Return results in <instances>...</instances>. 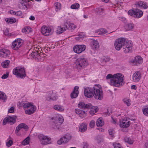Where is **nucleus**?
I'll return each instance as SVG.
<instances>
[{
    "label": "nucleus",
    "mask_w": 148,
    "mask_h": 148,
    "mask_svg": "<svg viewBox=\"0 0 148 148\" xmlns=\"http://www.w3.org/2000/svg\"><path fill=\"white\" fill-rule=\"evenodd\" d=\"M30 140V138L29 136L27 137L23 141L22 144L24 145L29 144Z\"/></svg>",
    "instance_id": "58836bf2"
},
{
    "label": "nucleus",
    "mask_w": 148,
    "mask_h": 148,
    "mask_svg": "<svg viewBox=\"0 0 148 148\" xmlns=\"http://www.w3.org/2000/svg\"><path fill=\"white\" fill-rule=\"evenodd\" d=\"M143 59L140 56H136L132 61V62L134 64L138 65L137 64H141L143 62Z\"/></svg>",
    "instance_id": "a211bd4d"
},
{
    "label": "nucleus",
    "mask_w": 148,
    "mask_h": 148,
    "mask_svg": "<svg viewBox=\"0 0 148 148\" xmlns=\"http://www.w3.org/2000/svg\"><path fill=\"white\" fill-rule=\"evenodd\" d=\"M141 77L140 72L139 71L136 72L132 76V79L134 82H138L140 79Z\"/></svg>",
    "instance_id": "2eb2a0df"
},
{
    "label": "nucleus",
    "mask_w": 148,
    "mask_h": 148,
    "mask_svg": "<svg viewBox=\"0 0 148 148\" xmlns=\"http://www.w3.org/2000/svg\"><path fill=\"white\" fill-rule=\"evenodd\" d=\"M16 130H20L21 129L24 128L25 129H28V126L24 123H21L19 124L16 127Z\"/></svg>",
    "instance_id": "bb28decb"
},
{
    "label": "nucleus",
    "mask_w": 148,
    "mask_h": 148,
    "mask_svg": "<svg viewBox=\"0 0 148 148\" xmlns=\"http://www.w3.org/2000/svg\"><path fill=\"white\" fill-rule=\"evenodd\" d=\"M32 108H29L25 111V113L26 114L31 115L36 110V107L34 106V105L32 106Z\"/></svg>",
    "instance_id": "4be33fe9"
},
{
    "label": "nucleus",
    "mask_w": 148,
    "mask_h": 148,
    "mask_svg": "<svg viewBox=\"0 0 148 148\" xmlns=\"http://www.w3.org/2000/svg\"><path fill=\"white\" fill-rule=\"evenodd\" d=\"M30 1V0H22L20 2L24 8H27V6L28 5V2Z\"/></svg>",
    "instance_id": "7c9ffc66"
},
{
    "label": "nucleus",
    "mask_w": 148,
    "mask_h": 148,
    "mask_svg": "<svg viewBox=\"0 0 148 148\" xmlns=\"http://www.w3.org/2000/svg\"><path fill=\"white\" fill-rule=\"evenodd\" d=\"M33 106V105L32 103L27 102L24 103L23 105V106L24 110L25 111L26 110H27L29 108H32V106Z\"/></svg>",
    "instance_id": "2f4dec72"
},
{
    "label": "nucleus",
    "mask_w": 148,
    "mask_h": 148,
    "mask_svg": "<svg viewBox=\"0 0 148 148\" xmlns=\"http://www.w3.org/2000/svg\"><path fill=\"white\" fill-rule=\"evenodd\" d=\"M46 136H45L42 134H40L39 135L38 138L41 141V142L42 141H44L45 138Z\"/></svg>",
    "instance_id": "de8ad7c7"
},
{
    "label": "nucleus",
    "mask_w": 148,
    "mask_h": 148,
    "mask_svg": "<svg viewBox=\"0 0 148 148\" xmlns=\"http://www.w3.org/2000/svg\"><path fill=\"white\" fill-rule=\"evenodd\" d=\"M76 66L77 69H81L87 66L88 62L84 58H79L77 60Z\"/></svg>",
    "instance_id": "39448f33"
},
{
    "label": "nucleus",
    "mask_w": 148,
    "mask_h": 148,
    "mask_svg": "<svg viewBox=\"0 0 148 148\" xmlns=\"http://www.w3.org/2000/svg\"><path fill=\"white\" fill-rule=\"evenodd\" d=\"M72 136L71 134L67 133L58 141L57 143L58 145H60L62 143H66L70 140Z\"/></svg>",
    "instance_id": "6e6552de"
},
{
    "label": "nucleus",
    "mask_w": 148,
    "mask_h": 148,
    "mask_svg": "<svg viewBox=\"0 0 148 148\" xmlns=\"http://www.w3.org/2000/svg\"><path fill=\"white\" fill-rule=\"evenodd\" d=\"M142 110L144 114L148 116V106H145Z\"/></svg>",
    "instance_id": "a19ab883"
},
{
    "label": "nucleus",
    "mask_w": 148,
    "mask_h": 148,
    "mask_svg": "<svg viewBox=\"0 0 148 148\" xmlns=\"http://www.w3.org/2000/svg\"><path fill=\"white\" fill-rule=\"evenodd\" d=\"M128 14L135 18H139L143 14L142 11L139 9H136L133 10H130L128 11Z\"/></svg>",
    "instance_id": "423d86ee"
},
{
    "label": "nucleus",
    "mask_w": 148,
    "mask_h": 148,
    "mask_svg": "<svg viewBox=\"0 0 148 148\" xmlns=\"http://www.w3.org/2000/svg\"><path fill=\"white\" fill-rule=\"evenodd\" d=\"M5 21L7 22L12 24L15 23L16 21V19L14 18H5Z\"/></svg>",
    "instance_id": "f704fd0d"
},
{
    "label": "nucleus",
    "mask_w": 148,
    "mask_h": 148,
    "mask_svg": "<svg viewBox=\"0 0 148 148\" xmlns=\"http://www.w3.org/2000/svg\"><path fill=\"white\" fill-rule=\"evenodd\" d=\"M75 112L77 114H79V116L82 118L85 117L86 115L85 111L79 109H75Z\"/></svg>",
    "instance_id": "412c9836"
},
{
    "label": "nucleus",
    "mask_w": 148,
    "mask_h": 148,
    "mask_svg": "<svg viewBox=\"0 0 148 148\" xmlns=\"http://www.w3.org/2000/svg\"><path fill=\"white\" fill-rule=\"evenodd\" d=\"M137 5L139 7L143 8L144 9H146L148 8L147 3L144 1H139L138 2Z\"/></svg>",
    "instance_id": "393cba45"
},
{
    "label": "nucleus",
    "mask_w": 148,
    "mask_h": 148,
    "mask_svg": "<svg viewBox=\"0 0 148 148\" xmlns=\"http://www.w3.org/2000/svg\"><path fill=\"white\" fill-rule=\"evenodd\" d=\"M13 143V142L12 140H9L8 141L6 142V145L8 147H9L12 145Z\"/></svg>",
    "instance_id": "864d4df0"
},
{
    "label": "nucleus",
    "mask_w": 148,
    "mask_h": 148,
    "mask_svg": "<svg viewBox=\"0 0 148 148\" xmlns=\"http://www.w3.org/2000/svg\"><path fill=\"white\" fill-rule=\"evenodd\" d=\"M10 54V51L8 49H3L0 50V56L3 58H7L9 57Z\"/></svg>",
    "instance_id": "4468645a"
},
{
    "label": "nucleus",
    "mask_w": 148,
    "mask_h": 148,
    "mask_svg": "<svg viewBox=\"0 0 148 148\" xmlns=\"http://www.w3.org/2000/svg\"><path fill=\"white\" fill-rule=\"evenodd\" d=\"M108 132L109 135L111 137H113L114 136V134L115 133V131L114 129H110L108 130Z\"/></svg>",
    "instance_id": "09e8293b"
},
{
    "label": "nucleus",
    "mask_w": 148,
    "mask_h": 148,
    "mask_svg": "<svg viewBox=\"0 0 148 148\" xmlns=\"http://www.w3.org/2000/svg\"><path fill=\"white\" fill-rule=\"evenodd\" d=\"M46 100L48 101L55 100L56 99V97L53 91H50L49 93H47L46 95Z\"/></svg>",
    "instance_id": "f3484780"
},
{
    "label": "nucleus",
    "mask_w": 148,
    "mask_h": 148,
    "mask_svg": "<svg viewBox=\"0 0 148 148\" xmlns=\"http://www.w3.org/2000/svg\"><path fill=\"white\" fill-rule=\"evenodd\" d=\"M13 74L16 75L18 78H23L26 76L24 68L20 67H16L13 71Z\"/></svg>",
    "instance_id": "7ed1b4c3"
},
{
    "label": "nucleus",
    "mask_w": 148,
    "mask_h": 148,
    "mask_svg": "<svg viewBox=\"0 0 148 148\" xmlns=\"http://www.w3.org/2000/svg\"><path fill=\"white\" fill-rule=\"evenodd\" d=\"M86 46L84 45H76L74 46L73 51L77 53H80L86 49Z\"/></svg>",
    "instance_id": "9d476101"
},
{
    "label": "nucleus",
    "mask_w": 148,
    "mask_h": 148,
    "mask_svg": "<svg viewBox=\"0 0 148 148\" xmlns=\"http://www.w3.org/2000/svg\"><path fill=\"white\" fill-rule=\"evenodd\" d=\"M103 9L102 8H99L97 9L96 10V12L98 14H101V13L103 12Z\"/></svg>",
    "instance_id": "603ef678"
},
{
    "label": "nucleus",
    "mask_w": 148,
    "mask_h": 148,
    "mask_svg": "<svg viewBox=\"0 0 148 148\" xmlns=\"http://www.w3.org/2000/svg\"><path fill=\"white\" fill-rule=\"evenodd\" d=\"M16 122V118L14 116H8L5 118L3 122V125H6L7 123H10V124H14Z\"/></svg>",
    "instance_id": "f8f14e48"
},
{
    "label": "nucleus",
    "mask_w": 148,
    "mask_h": 148,
    "mask_svg": "<svg viewBox=\"0 0 148 148\" xmlns=\"http://www.w3.org/2000/svg\"><path fill=\"white\" fill-rule=\"evenodd\" d=\"M22 12L21 11H18L16 12L15 15L18 16H21L22 15Z\"/></svg>",
    "instance_id": "052dcab7"
},
{
    "label": "nucleus",
    "mask_w": 148,
    "mask_h": 148,
    "mask_svg": "<svg viewBox=\"0 0 148 148\" xmlns=\"http://www.w3.org/2000/svg\"><path fill=\"white\" fill-rule=\"evenodd\" d=\"M87 129V125L86 123H81L79 127V131L81 132H84L86 131Z\"/></svg>",
    "instance_id": "b1692460"
},
{
    "label": "nucleus",
    "mask_w": 148,
    "mask_h": 148,
    "mask_svg": "<svg viewBox=\"0 0 148 148\" xmlns=\"http://www.w3.org/2000/svg\"><path fill=\"white\" fill-rule=\"evenodd\" d=\"M125 142L129 144H133L134 141L130 138L125 137L124 139Z\"/></svg>",
    "instance_id": "37998d69"
},
{
    "label": "nucleus",
    "mask_w": 148,
    "mask_h": 148,
    "mask_svg": "<svg viewBox=\"0 0 148 148\" xmlns=\"http://www.w3.org/2000/svg\"><path fill=\"white\" fill-rule=\"evenodd\" d=\"M79 7V5L78 3L72 4L71 6V8L73 9H78Z\"/></svg>",
    "instance_id": "49530a36"
},
{
    "label": "nucleus",
    "mask_w": 148,
    "mask_h": 148,
    "mask_svg": "<svg viewBox=\"0 0 148 148\" xmlns=\"http://www.w3.org/2000/svg\"><path fill=\"white\" fill-rule=\"evenodd\" d=\"M95 125V122L93 121H91L90 123V126L91 127H94Z\"/></svg>",
    "instance_id": "bf43d9fd"
},
{
    "label": "nucleus",
    "mask_w": 148,
    "mask_h": 148,
    "mask_svg": "<svg viewBox=\"0 0 148 148\" xmlns=\"http://www.w3.org/2000/svg\"><path fill=\"white\" fill-rule=\"evenodd\" d=\"M42 33L45 36H47L51 35V29L45 26H43L41 28Z\"/></svg>",
    "instance_id": "9b49d317"
},
{
    "label": "nucleus",
    "mask_w": 148,
    "mask_h": 148,
    "mask_svg": "<svg viewBox=\"0 0 148 148\" xmlns=\"http://www.w3.org/2000/svg\"><path fill=\"white\" fill-rule=\"evenodd\" d=\"M134 27V25L132 23L128 24L125 26V29L127 30H131Z\"/></svg>",
    "instance_id": "4c0bfd02"
},
{
    "label": "nucleus",
    "mask_w": 148,
    "mask_h": 148,
    "mask_svg": "<svg viewBox=\"0 0 148 148\" xmlns=\"http://www.w3.org/2000/svg\"><path fill=\"white\" fill-rule=\"evenodd\" d=\"M41 56L42 57L44 56V54H43L42 52H40L39 53V54H38V56Z\"/></svg>",
    "instance_id": "e2e57ef3"
},
{
    "label": "nucleus",
    "mask_w": 148,
    "mask_h": 148,
    "mask_svg": "<svg viewBox=\"0 0 148 148\" xmlns=\"http://www.w3.org/2000/svg\"><path fill=\"white\" fill-rule=\"evenodd\" d=\"M23 44V40L20 38L16 39L12 43V48L14 50H18Z\"/></svg>",
    "instance_id": "0eeeda50"
},
{
    "label": "nucleus",
    "mask_w": 148,
    "mask_h": 148,
    "mask_svg": "<svg viewBox=\"0 0 148 148\" xmlns=\"http://www.w3.org/2000/svg\"><path fill=\"white\" fill-rule=\"evenodd\" d=\"M98 110V108L97 106H93L91 108L90 110L89 111V113L91 115H93Z\"/></svg>",
    "instance_id": "c85d7f7f"
},
{
    "label": "nucleus",
    "mask_w": 148,
    "mask_h": 148,
    "mask_svg": "<svg viewBox=\"0 0 148 148\" xmlns=\"http://www.w3.org/2000/svg\"><path fill=\"white\" fill-rule=\"evenodd\" d=\"M79 87L77 86H76L74 87L73 91L71 94V98H75L78 96L79 93Z\"/></svg>",
    "instance_id": "dca6fc26"
},
{
    "label": "nucleus",
    "mask_w": 148,
    "mask_h": 148,
    "mask_svg": "<svg viewBox=\"0 0 148 148\" xmlns=\"http://www.w3.org/2000/svg\"><path fill=\"white\" fill-rule=\"evenodd\" d=\"M104 124V122L101 118H99L97 120L96 123L97 126L100 127L102 126Z\"/></svg>",
    "instance_id": "473e14b6"
},
{
    "label": "nucleus",
    "mask_w": 148,
    "mask_h": 148,
    "mask_svg": "<svg viewBox=\"0 0 148 148\" xmlns=\"http://www.w3.org/2000/svg\"><path fill=\"white\" fill-rule=\"evenodd\" d=\"M66 23L67 24L66 25V24L64 25L66 28L67 29L71 30L72 31H73L77 27V26L75 25L74 23L67 22Z\"/></svg>",
    "instance_id": "6ab92c4d"
},
{
    "label": "nucleus",
    "mask_w": 148,
    "mask_h": 148,
    "mask_svg": "<svg viewBox=\"0 0 148 148\" xmlns=\"http://www.w3.org/2000/svg\"><path fill=\"white\" fill-rule=\"evenodd\" d=\"M14 111V108L13 107H11L8 110V112L10 113H12Z\"/></svg>",
    "instance_id": "13d9d810"
},
{
    "label": "nucleus",
    "mask_w": 148,
    "mask_h": 148,
    "mask_svg": "<svg viewBox=\"0 0 148 148\" xmlns=\"http://www.w3.org/2000/svg\"><path fill=\"white\" fill-rule=\"evenodd\" d=\"M130 124V121L127 120V118L123 119L120 121V127L122 128H125L128 127Z\"/></svg>",
    "instance_id": "ddd939ff"
},
{
    "label": "nucleus",
    "mask_w": 148,
    "mask_h": 148,
    "mask_svg": "<svg viewBox=\"0 0 148 148\" xmlns=\"http://www.w3.org/2000/svg\"><path fill=\"white\" fill-rule=\"evenodd\" d=\"M93 96L97 99L101 100L103 98V91L97 85L94 86Z\"/></svg>",
    "instance_id": "20e7f679"
},
{
    "label": "nucleus",
    "mask_w": 148,
    "mask_h": 148,
    "mask_svg": "<svg viewBox=\"0 0 148 148\" xmlns=\"http://www.w3.org/2000/svg\"><path fill=\"white\" fill-rule=\"evenodd\" d=\"M35 17H34L33 16H30L29 19L32 21H34L35 20Z\"/></svg>",
    "instance_id": "0e129e2a"
},
{
    "label": "nucleus",
    "mask_w": 148,
    "mask_h": 148,
    "mask_svg": "<svg viewBox=\"0 0 148 148\" xmlns=\"http://www.w3.org/2000/svg\"><path fill=\"white\" fill-rule=\"evenodd\" d=\"M123 76L121 73H117L113 75V78L111 80L110 84L111 85L118 87L120 85L123 80Z\"/></svg>",
    "instance_id": "f03ea898"
},
{
    "label": "nucleus",
    "mask_w": 148,
    "mask_h": 148,
    "mask_svg": "<svg viewBox=\"0 0 148 148\" xmlns=\"http://www.w3.org/2000/svg\"><path fill=\"white\" fill-rule=\"evenodd\" d=\"M40 52V51L39 50H36L32 52V53H31V55L33 57H38V54H39V53Z\"/></svg>",
    "instance_id": "c03bdc74"
},
{
    "label": "nucleus",
    "mask_w": 148,
    "mask_h": 148,
    "mask_svg": "<svg viewBox=\"0 0 148 148\" xmlns=\"http://www.w3.org/2000/svg\"><path fill=\"white\" fill-rule=\"evenodd\" d=\"M103 59V61L106 62H109L110 60V58L108 57H104Z\"/></svg>",
    "instance_id": "6e6d98bb"
},
{
    "label": "nucleus",
    "mask_w": 148,
    "mask_h": 148,
    "mask_svg": "<svg viewBox=\"0 0 148 148\" xmlns=\"http://www.w3.org/2000/svg\"><path fill=\"white\" fill-rule=\"evenodd\" d=\"M8 75H9L8 73L4 74L2 76L1 78L2 79H5L8 77Z\"/></svg>",
    "instance_id": "4d7b16f0"
},
{
    "label": "nucleus",
    "mask_w": 148,
    "mask_h": 148,
    "mask_svg": "<svg viewBox=\"0 0 148 148\" xmlns=\"http://www.w3.org/2000/svg\"><path fill=\"white\" fill-rule=\"evenodd\" d=\"M92 105L91 103H88L85 104L84 102H80L78 105V107L82 109L89 108H91Z\"/></svg>",
    "instance_id": "aec40b11"
},
{
    "label": "nucleus",
    "mask_w": 148,
    "mask_h": 148,
    "mask_svg": "<svg viewBox=\"0 0 148 148\" xmlns=\"http://www.w3.org/2000/svg\"><path fill=\"white\" fill-rule=\"evenodd\" d=\"M32 31V28L27 27H26L22 29L23 32L26 34L29 33Z\"/></svg>",
    "instance_id": "e433bc0d"
},
{
    "label": "nucleus",
    "mask_w": 148,
    "mask_h": 148,
    "mask_svg": "<svg viewBox=\"0 0 148 148\" xmlns=\"http://www.w3.org/2000/svg\"><path fill=\"white\" fill-rule=\"evenodd\" d=\"M42 144L43 145H46L51 143V138L48 136H46L45 138L44 141L41 142Z\"/></svg>",
    "instance_id": "cd10ccee"
},
{
    "label": "nucleus",
    "mask_w": 148,
    "mask_h": 148,
    "mask_svg": "<svg viewBox=\"0 0 148 148\" xmlns=\"http://www.w3.org/2000/svg\"><path fill=\"white\" fill-rule=\"evenodd\" d=\"M7 97L5 94L2 92H0V99H2L5 101L7 100Z\"/></svg>",
    "instance_id": "ea45409f"
},
{
    "label": "nucleus",
    "mask_w": 148,
    "mask_h": 148,
    "mask_svg": "<svg viewBox=\"0 0 148 148\" xmlns=\"http://www.w3.org/2000/svg\"><path fill=\"white\" fill-rule=\"evenodd\" d=\"M10 61L9 60H6L5 62L1 63L2 66L5 68H7L9 65Z\"/></svg>",
    "instance_id": "79ce46f5"
},
{
    "label": "nucleus",
    "mask_w": 148,
    "mask_h": 148,
    "mask_svg": "<svg viewBox=\"0 0 148 148\" xmlns=\"http://www.w3.org/2000/svg\"><path fill=\"white\" fill-rule=\"evenodd\" d=\"M91 46L92 48L93 49H97L99 47V45L97 41L94 40L92 42Z\"/></svg>",
    "instance_id": "a878e982"
},
{
    "label": "nucleus",
    "mask_w": 148,
    "mask_h": 148,
    "mask_svg": "<svg viewBox=\"0 0 148 148\" xmlns=\"http://www.w3.org/2000/svg\"><path fill=\"white\" fill-rule=\"evenodd\" d=\"M88 146V145L87 143H84V144L83 148H87Z\"/></svg>",
    "instance_id": "680f3d73"
},
{
    "label": "nucleus",
    "mask_w": 148,
    "mask_h": 148,
    "mask_svg": "<svg viewBox=\"0 0 148 148\" xmlns=\"http://www.w3.org/2000/svg\"><path fill=\"white\" fill-rule=\"evenodd\" d=\"M100 32L99 34H104L107 33V31L104 29L101 28L99 30Z\"/></svg>",
    "instance_id": "3c124183"
},
{
    "label": "nucleus",
    "mask_w": 148,
    "mask_h": 148,
    "mask_svg": "<svg viewBox=\"0 0 148 148\" xmlns=\"http://www.w3.org/2000/svg\"><path fill=\"white\" fill-rule=\"evenodd\" d=\"M58 120L59 121L58 123H56L55 124V126L56 128L59 129L60 126L62 123L64 121V118L61 115H59L58 117Z\"/></svg>",
    "instance_id": "5701e85b"
},
{
    "label": "nucleus",
    "mask_w": 148,
    "mask_h": 148,
    "mask_svg": "<svg viewBox=\"0 0 148 148\" xmlns=\"http://www.w3.org/2000/svg\"><path fill=\"white\" fill-rule=\"evenodd\" d=\"M54 109L60 112H63L64 110L63 107L59 105H56L53 107Z\"/></svg>",
    "instance_id": "72a5a7b5"
},
{
    "label": "nucleus",
    "mask_w": 148,
    "mask_h": 148,
    "mask_svg": "<svg viewBox=\"0 0 148 148\" xmlns=\"http://www.w3.org/2000/svg\"><path fill=\"white\" fill-rule=\"evenodd\" d=\"M114 45L116 49L119 51L122 47L123 51L126 53L132 52V45L130 41H126L125 38H121L116 40Z\"/></svg>",
    "instance_id": "f257e3e1"
},
{
    "label": "nucleus",
    "mask_w": 148,
    "mask_h": 148,
    "mask_svg": "<svg viewBox=\"0 0 148 148\" xmlns=\"http://www.w3.org/2000/svg\"><path fill=\"white\" fill-rule=\"evenodd\" d=\"M20 130H18L17 131V130H16V128L15 130V133L17 136H20V134L19 133V132Z\"/></svg>",
    "instance_id": "69168bd1"
},
{
    "label": "nucleus",
    "mask_w": 148,
    "mask_h": 148,
    "mask_svg": "<svg viewBox=\"0 0 148 148\" xmlns=\"http://www.w3.org/2000/svg\"><path fill=\"white\" fill-rule=\"evenodd\" d=\"M124 103L127 106H129L131 105V100L127 98H125L123 100Z\"/></svg>",
    "instance_id": "c9c22d12"
},
{
    "label": "nucleus",
    "mask_w": 148,
    "mask_h": 148,
    "mask_svg": "<svg viewBox=\"0 0 148 148\" xmlns=\"http://www.w3.org/2000/svg\"><path fill=\"white\" fill-rule=\"evenodd\" d=\"M106 78V79L107 80H110V82L111 81V80L113 78V75H112V74H108L107 75Z\"/></svg>",
    "instance_id": "8fccbe9b"
},
{
    "label": "nucleus",
    "mask_w": 148,
    "mask_h": 148,
    "mask_svg": "<svg viewBox=\"0 0 148 148\" xmlns=\"http://www.w3.org/2000/svg\"><path fill=\"white\" fill-rule=\"evenodd\" d=\"M10 13L12 14L15 15L16 12L12 10H10Z\"/></svg>",
    "instance_id": "774afa93"
},
{
    "label": "nucleus",
    "mask_w": 148,
    "mask_h": 148,
    "mask_svg": "<svg viewBox=\"0 0 148 148\" xmlns=\"http://www.w3.org/2000/svg\"><path fill=\"white\" fill-rule=\"evenodd\" d=\"M113 145L114 148H121V145L119 143H114Z\"/></svg>",
    "instance_id": "5fc2aeb1"
},
{
    "label": "nucleus",
    "mask_w": 148,
    "mask_h": 148,
    "mask_svg": "<svg viewBox=\"0 0 148 148\" xmlns=\"http://www.w3.org/2000/svg\"><path fill=\"white\" fill-rule=\"evenodd\" d=\"M94 86L92 88L87 87L84 89V93L85 96L88 98H92L93 96Z\"/></svg>",
    "instance_id": "1a4fd4ad"
},
{
    "label": "nucleus",
    "mask_w": 148,
    "mask_h": 148,
    "mask_svg": "<svg viewBox=\"0 0 148 148\" xmlns=\"http://www.w3.org/2000/svg\"><path fill=\"white\" fill-rule=\"evenodd\" d=\"M66 30V29L63 28L61 26H58L56 32L57 34H60Z\"/></svg>",
    "instance_id": "c756f323"
},
{
    "label": "nucleus",
    "mask_w": 148,
    "mask_h": 148,
    "mask_svg": "<svg viewBox=\"0 0 148 148\" xmlns=\"http://www.w3.org/2000/svg\"><path fill=\"white\" fill-rule=\"evenodd\" d=\"M55 6L56 7V10L58 11L60 10L61 8V4L58 2L56 3H55Z\"/></svg>",
    "instance_id": "a18cd8bd"
},
{
    "label": "nucleus",
    "mask_w": 148,
    "mask_h": 148,
    "mask_svg": "<svg viewBox=\"0 0 148 148\" xmlns=\"http://www.w3.org/2000/svg\"><path fill=\"white\" fill-rule=\"evenodd\" d=\"M137 88L136 86L135 85H132L131 86V88L132 89H134V90H136Z\"/></svg>",
    "instance_id": "338daca9"
}]
</instances>
